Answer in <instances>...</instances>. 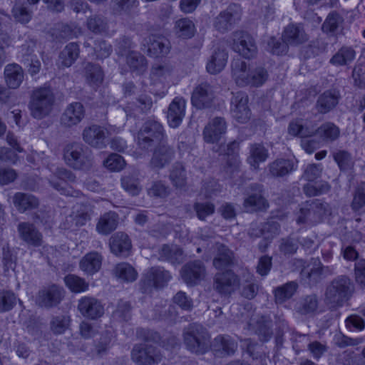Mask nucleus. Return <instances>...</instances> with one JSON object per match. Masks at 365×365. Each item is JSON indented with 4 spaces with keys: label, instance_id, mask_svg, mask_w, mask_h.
<instances>
[{
    "label": "nucleus",
    "instance_id": "nucleus-1",
    "mask_svg": "<svg viewBox=\"0 0 365 365\" xmlns=\"http://www.w3.org/2000/svg\"><path fill=\"white\" fill-rule=\"evenodd\" d=\"M354 291V282L349 276H337L326 287L324 302L331 308L343 307L351 298Z\"/></svg>",
    "mask_w": 365,
    "mask_h": 365
},
{
    "label": "nucleus",
    "instance_id": "nucleus-2",
    "mask_svg": "<svg viewBox=\"0 0 365 365\" xmlns=\"http://www.w3.org/2000/svg\"><path fill=\"white\" fill-rule=\"evenodd\" d=\"M232 77L239 86H259L267 79V72L262 67L251 70L245 61L235 59L232 62Z\"/></svg>",
    "mask_w": 365,
    "mask_h": 365
},
{
    "label": "nucleus",
    "instance_id": "nucleus-3",
    "mask_svg": "<svg viewBox=\"0 0 365 365\" xmlns=\"http://www.w3.org/2000/svg\"><path fill=\"white\" fill-rule=\"evenodd\" d=\"M55 98L52 91L46 86L35 88L31 93L29 108L32 117L42 119L50 114Z\"/></svg>",
    "mask_w": 365,
    "mask_h": 365
},
{
    "label": "nucleus",
    "instance_id": "nucleus-4",
    "mask_svg": "<svg viewBox=\"0 0 365 365\" xmlns=\"http://www.w3.org/2000/svg\"><path fill=\"white\" fill-rule=\"evenodd\" d=\"M66 163L77 170H88L93 165V156L91 150L79 143L67 145L63 150Z\"/></svg>",
    "mask_w": 365,
    "mask_h": 365
},
{
    "label": "nucleus",
    "instance_id": "nucleus-5",
    "mask_svg": "<svg viewBox=\"0 0 365 365\" xmlns=\"http://www.w3.org/2000/svg\"><path fill=\"white\" fill-rule=\"evenodd\" d=\"M210 335L200 324H190L184 333V341L187 348L196 354L205 353L210 346Z\"/></svg>",
    "mask_w": 365,
    "mask_h": 365
},
{
    "label": "nucleus",
    "instance_id": "nucleus-6",
    "mask_svg": "<svg viewBox=\"0 0 365 365\" xmlns=\"http://www.w3.org/2000/svg\"><path fill=\"white\" fill-rule=\"evenodd\" d=\"M116 130L113 126L106 128L93 124L83 129L82 133L83 140L93 148H103L106 146L107 137L117 132Z\"/></svg>",
    "mask_w": 365,
    "mask_h": 365
},
{
    "label": "nucleus",
    "instance_id": "nucleus-7",
    "mask_svg": "<svg viewBox=\"0 0 365 365\" xmlns=\"http://www.w3.org/2000/svg\"><path fill=\"white\" fill-rule=\"evenodd\" d=\"M131 359L140 365H153L161 361L162 354L155 346L144 343L133 346Z\"/></svg>",
    "mask_w": 365,
    "mask_h": 365
},
{
    "label": "nucleus",
    "instance_id": "nucleus-8",
    "mask_svg": "<svg viewBox=\"0 0 365 365\" xmlns=\"http://www.w3.org/2000/svg\"><path fill=\"white\" fill-rule=\"evenodd\" d=\"M164 137L163 125L156 120L146 121L138 134V143L143 148H148L153 142L161 141Z\"/></svg>",
    "mask_w": 365,
    "mask_h": 365
},
{
    "label": "nucleus",
    "instance_id": "nucleus-9",
    "mask_svg": "<svg viewBox=\"0 0 365 365\" xmlns=\"http://www.w3.org/2000/svg\"><path fill=\"white\" fill-rule=\"evenodd\" d=\"M170 272L160 267H154L149 269L143 275L140 281L141 289L143 292H149L152 288H162L167 285L170 280Z\"/></svg>",
    "mask_w": 365,
    "mask_h": 365
},
{
    "label": "nucleus",
    "instance_id": "nucleus-10",
    "mask_svg": "<svg viewBox=\"0 0 365 365\" xmlns=\"http://www.w3.org/2000/svg\"><path fill=\"white\" fill-rule=\"evenodd\" d=\"M325 205L319 200H312L303 203L300 207L299 215L297 220L298 224L316 223L325 214Z\"/></svg>",
    "mask_w": 365,
    "mask_h": 365
},
{
    "label": "nucleus",
    "instance_id": "nucleus-11",
    "mask_svg": "<svg viewBox=\"0 0 365 365\" xmlns=\"http://www.w3.org/2000/svg\"><path fill=\"white\" fill-rule=\"evenodd\" d=\"M240 287V278L230 269L217 273L214 279V289L222 296L231 295Z\"/></svg>",
    "mask_w": 365,
    "mask_h": 365
},
{
    "label": "nucleus",
    "instance_id": "nucleus-12",
    "mask_svg": "<svg viewBox=\"0 0 365 365\" xmlns=\"http://www.w3.org/2000/svg\"><path fill=\"white\" fill-rule=\"evenodd\" d=\"M230 112L232 116L240 123H247L251 117V110L248 106V96L244 92L233 93L231 99Z\"/></svg>",
    "mask_w": 365,
    "mask_h": 365
},
{
    "label": "nucleus",
    "instance_id": "nucleus-13",
    "mask_svg": "<svg viewBox=\"0 0 365 365\" xmlns=\"http://www.w3.org/2000/svg\"><path fill=\"white\" fill-rule=\"evenodd\" d=\"M241 18V9L237 4L230 5L226 10L220 12L214 20L215 28L220 31L225 32L240 21Z\"/></svg>",
    "mask_w": 365,
    "mask_h": 365
},
{
    "label": "nucleus",
    "instance_id": "nucleus-14",
    "mask_svg": "<svg viewBox=\"0 0 365 365\" xmlns=\"http://www.w3.org/2000/svg\"><path fill=\"white\" fill-rule=\"evenodd\" d=\"M233 49L247 58L253 57L257 52L253 38L243 31H236L233 34Z\"/></svg>",
    "mask_w": 365,
    "mask_h": 365
},
{
    "label": "nucleus",
    "instance_id": "nucleus-15",
    "mask_svg": "<svg viewBox=\"0 0 365 365\" xmlns=\"http://www.w3.org/2000/svg\"><path fill=\"white\" fill-rule=\"evenodd\" d=\"M143 46H147L148 55L155 58L168 55L171 48L167 38L157 35H150L145 38Z\"/></svg>",
    "mask_w": 365,
    "mask_h": 365
},
{
    "label": "nucleus",
    "instance_id": "nucleus-16",
    "mask_svg": "<svg viewBox=\"0 0 365 365\" xmlns=\"http://www.w3.org/2000/svg\"><path fill=\"white\" fill-rule=\"evenodd\" d=\"M227 131V123L224 118L215 117L210 120L205 127L202 135L207 143L218 142Z\"/></svg>",
    "mask_w": 365,
    "mask_h": 365
},
{
    "label": "nucleus",
    "instance_id": "nucleus-17",
    "mask_svg": "<svg viewBox=\"0 0 365 365\" xmlns=\"http://www.w3.org/2000/svg\"><path fill=\"white\" fill-rule=\"evenodd\" d=\"M78 309L86 318L96 319L104 314V307L95 297H83L78 301Z\"/></svg>",
    "mask_w": 365,
    "mask_h": 365
},
{
    "label": "nucleus",
    "instance_id": "nucleus-18",
    "mask_svg": "<svg viewBox=\"0 0 365 365\" xmlns=\"http://www.w3.org/2000/svg\"><path fill=\"white\" fill-rule=\"evenodd\" d=\"M17 230L20 239L26 245L32 247H40L43 244V235L31 222H20L17 226Z\"/></svg>",
    "mask_w": 365,
    "mask_h": 365
},
{
    "label": "nucleus",
    "instance_id": "nucleus-19",
    "mask_svg": "<svg viewBox=\"0 0 365 365\" xmlns=\"http://www.w3.org/2000/svg\"><path fill=\"white\" fill-rule=\"evenodd\" d=\"M63 289L53 284L39 291L36 302L41 307H53L58 305L63 298Z\"/></svg>",
    "mask_w": 365,
    "mask_h": 365
},
{
    "label": "nucleus",
    "instance_id": "nucleus-20",
    "mask_svg": "<svg viewBox=\"0 0 365 365\" xmlns=\"http://www.w3.org/2000/svg\"><path fill=\"white\" fill-rule=\"evenodd\" d=\"M205 267L200 260H195L187 263L181 270V277L188 285H195L204 279Z\"/></svg>",
    "mask_w": 365,
    "mask_h": 365
},
{
    "label": "nucleus",
    "instance_id": "nucleus-21",
    "mask_svg": "<svg viewBox=\"0 0 365 365\" xmlns=\"http://www.w3.org/2000/svg\"><path fill=\"white\" fill-rule=\"evenodd\" d=\"M214 99L212 88L207 83H202L197 86L192 93L191 102L197 109L208 108Z\"/></svg>",
    "mask_w": 365,
    "mask_h": 365
},
{
    "label": "nucleus",
    "instance_id": "nucleus-22",
    "mask_svg": "<svg viewBox=\"0 0 365 365\" xmlns=\"http://www.w3.org/2000/svg\"><path fill=\"white\" fill-rule=\"evenodd\" d=\"M85 116V108L80 102L68 104L61 118V124L66 127H72L80 123Z\"/></svg>",
    "mask_w": 365,
    "mask_h": 365
},
{
    "label": "nucleus",
    "instance_id": "nucleus-23",
    "mask_svg": "<svg viewBox=\"0 0 365 365\" xmlns=\"http://www.w3.org/2000/svg\"><path fill=\"white\" fill-rule=\"evenodd\" d=\"M186 101L182 97H175L168 107L167 119L170 127L176 128L185 115Z\"/></svg>",
    "mask_w": 365,
    "mask_h": 365
},
{
    "label": "nucleus",
    "instance_id": "nucleus-24",
    "mask_svg": "<svg viewBox=\"0 0 365 365\" xmlns=\"http://www.w3.org/2000/svg\"><path fill=\"white\" fill-rule=\"evenodd\" d=\"M297 167V161L292 158H278L269 163L268 175L274 178H282L290 174Z\"/></svg>",
    "mask_w": 365,
    "mask_h": 365
},
{
    "label": "nucleus",
    "instance_id": "nucleus-25",
    "mask_svg": "<svg viewBox=\"0 0 365 365\" xmlns=\"http://www.w3.org/2000/svg\"><path fill=\"white\" fill-rule=\"evenodd\" d=\"M109 247L113 255L127 257L130 254L132 245L128 235L124 232H118L110 237Z\"/></svg>",
    "mask_w": 365,
    "mask_h": 365
},
{
    "label": "nucleus",
    "instance_id": "nucleus-26",
    "mask_svg": "<svg viewBox=\"0 0 365 365\" xmlns=\"http://www.w3.org/2000/svg\"><path fill=\"white\" fill-rule=\"evenodd\" d=\"M119 222V215L114 211L101 215L98 219L96 230L101 235L107 236L116 230Z\"/></svg>",
    "mask_w": 365,
    "mask_h": 365
},
{
    "label": "nucleus",
    "instance_id": "nucleus-27",
    "mask_svg": "<svg viewBox=\"0 0 365 365\" xmlns=\"http://www.w3.org/2000/svg\"><path fill=\"white\" fill-rule=\"evenodd\" d=\"M237 349V343L228 335H220L215 338L212 350L221 356L232 355Z\"/></svg>",
    "mask_w": 365,
    "mask_h": 365
},
{
    "label": "nucleus",
    "instance_id": "nucleus-28",
    "mask_svg": "<svg viewBox=\"0 0 365 365\" xmlns=\"http://www.w3.org/2000/svg\"><path fill=\"white\" fill-rule=\"evenodd\" d=\"M240 148L239 142L234 140L227 145L226 155L228 156L226 165V173L232 177L240 171L241 161L237 154Z\"/></svg>",
    "mask_w": 365,
    "mask_h": 365
},
{
    "label": "nucleus",
    "instance_id": "nucleus-29",
    "mask_svg": "<svg viewBox=\"0 0 365 365\" xmlns=\"http://www.w3.org/2000/svg\"><path fill=\"white\" fill-rule=\"evenodd\" d=\"M4 76L6 86L11 89H16L24 81V73L20 65L14 63L5 66Z\"/></svg>",
    "mask_w": 365,
    "mask_h": 365
},
{
    "label": "nucleus",
    "instance_id": "nucleus-30",
    "mask_svg": "<svg viewBox=\"0 0 365 365\" xmlns=\"http://www.w3.org/2000/svg\"><path fill=\"white\" fill-rule=\"evenodd\" d=\"M282 40L289 45L297 46L306 42L308 36L302 25L289 24L284 30Z\"/></svg>",
    "mask_w": 365,
    "mask_h": 365
},
{
    "label": "nucleus",
    "instance_id": "nucleus-31",
    "mask_svg": "<svg viewBox=\"0 0 365 365\" xmlns=\"http://www.w3.org/2000/svg\"><path fill=\"white\" fill-rule=\"evenodd\" d=\"M174 150L167 145H160L157 147L150 160V165L154 168H162L174 158Z\"/></svg>",
    "mask_w": 365,
    "mask_h": 365
},
{
    "label": "nucleus",
    "instance_id": "nucleus-32",
    "mask_svg": "<svg viewBox=\"0 0 365 365\" xmlns=\"http://www.w3.org/2000/svg\"><path fill=\"white\" fill-rule=\"evenodd\" d=\"M227 58L228 54L225 49L215 50L207 63V71L213 75L220 73L226 66Z\"/></svg>",
    "mask_w": 365,
    "mask_h": 365
},
{
    "label": "nucleus",
    "instance_id": "nucleus-33",
    "mask_svg": "<svg viewBox=\"0 0 365 365\" xmlns=\"http://www.w3.org/2000/svg\"><path fill=\"white\" fill-rule=\"evenodd\" d=\"M103 256L98 252L93 251L87 253L81 259L79 267L88 274H93L101 267Z\"/></svg>",
    "mask_w": 365,
    "mask_h": 365
},
{
    "label": "nucleus",
    "instance_id": "nucleus-34",
    "mask_svg": "<svg viewBox=\"0 0 365 365\" xmlns=\"http://www.w3.org/2000/svg\"><path fill=\"white\" fill-rule=\"evenodd\" d=\"M234 263V253L222 244L216 245V254L213 259L214 267L220 270L226 269Z\"/></svg>",
    "mask_w": 365,
    "mask_h": 365
},
{
    "label": "nucleus",
    "instance_id": "nucleus-35",
    "mask_svg": "<svg viewBox=\"0 0 365 365\" xmlns=\"http://www.w3.org/2000/svg\"><path fill=\"white\" fill-rule=\"evenodd\" d=\"M83 76L86 83L93 88L99 87L104 79L101 67L95 63H88L84 68Z\"/></svg>",
    "mask_w": 365,
    "mask_h": 365
},
{
    "label": "nucleus",
    "instance_id": "nucleus-36",
    "mask_svg": "<svg viewBox=\"0 0 365 365\" xmlns=\"http://www.w3.org/2000/svg\"><path fill=\"white\" fill-rule=\"evenodd\" d=\"M268 156V150L262 144L253 143L250 146V153L247 162L254 169H257L259 164L266 161Z\"/></svg>",
    "mask_w": 365,
    "mask_h": 365
},
{
    "label": "nucleus",
    "instance_id": "nucleus-37",
    "mask_svg": "<svg viewBox=\"0 0 365 365\" xmlns=\"http://www.w3.org/2000/svg\"><path fill=\"white\" fill-rule=\"evenodd\" d=\"M125 58L131 72L142 74L147 70V60L140 53L135 51H130Z\"/></svg>",
    "mask_w": 365,
    "mask_h": 365
},
{
    "label": "nucleus",
    "instance_id": "nucleus-38",
    "mask_svg": "<svg viewBox=\"0 0 365 365\" xmlns=\"http://www.w3.org/2000/svg\"><path fill=\"white\" fill-rule=\"evenodd\" d=\"M298 289V283L295 281L288 282L277 287L274 291V300L277 304H282L292 297Z\"/></svg>",
    "mask_w": 365,
    "mask_h": 365
},
{
    "label": "nucleus",
    "instance_id": "nucleus-39",
    "mask_svg": "<svg viewBox=\"0 0 365 365\" xmlns=\"http://www.w3.org/2000/svg\"><path fill=\"white\" fill-rule=\"evenodd\" d=\"M11 13L15 21L27 24L32 18L33 11L29 8L25 0H15Z\"/></svg>",
    "mask_w": 365,
    "mask_h": 365
},
{
    "label": "nucleus",
    "instance_id": "nucleus-40",
    "mask_svg": "<svg viewBox=\"0 0 365 365\" xmlns=\"http://www.w3.org/2000/svg\"><path fill=\"white\" fill-rule=\"evenodd\" d=\"M14 204L20 212H24L26 210L36 208L39 202L32 195L18 192L14 196Z\"/></svg>",
    "mask_w": 365,
    "mask_h": 365
},
{
    "label": "nucleus",
    "instance_id": "nucleus-41",
    "mask_svg": "<svg viewBox=\"0 0 365 365\" xmlns=\"http://www.w3.org/2000/svg\"><path fill=\"white\" fill-rule=\"evenodd\" d=\"M113 275L124 282H133L138 277L135 268L127 262L117 264L113 269Z\"/></svg>",
    "mask_w": 365,
    "mask_h": 365
},
{
    "label": "nucleus",
    "instance_id": "nucleus-42",
    "mask_svg": "<svg viewBox=\"0 0 365 365\" xmlns=\"http://www.w3.org/2000/svg\"><path fill=\"white\" fill-rule=\"evenodd\" d=\"M339 101V93L336 91H327L322 94L317 101V108L320 113H326L334 108Z\"/></svg>",
    "mask_w": 365,
    "mask_h": 365
},
{
    "label": "nucleus",
    "instance_id": "nucleus-43",
    "mask_svg": "<svg viewBox=\"0 0 365 365\" xmlns=\"http://www.w3.org/2000/svg\"><path fill=\"white\" fill-rule=\"evenodd\" d=\"M243 205L250 212L266 210L269 204L260 192L250 195L245 199Z\"/></svg>",
    "mask_w": 365,
    "mask_h": 365
},
{
    "label": "nucleus",
    "instance_id": "nucleus-44",
    "mask_svg": "<svg viewBox=\"0 0 365 365\" xmlns=\"http://www.w3.org/2000/svg\"><path fill=\"white\" fill-rule=\"evenodd\" d=\"M79 53V46L74 42L69 43L59 55L60 63L64 67H70L78 58Z\"/></svg>",
    "mask_w": 365,
    "mask_h": 365
},
{
    "label": "nucleus",
    "instance_id": "nucleus-45",
    "mask_svg": "<svg viewBox=\"0 0 365 365\" xmlns=\"http://www.w3.org/2000/svg\"><path fill=\"white\" fill-rule=\"evenodd\" d=\"M314 135H318L324 141L333 142L337 140L340 135V130L333 123L327 122L315 129Z\"/></svg>",
    "mask_w": 365,
    "mask_h": 365
},
{
    "label": "nucleus",
    "instance_id": "nucleus-46",
    "mask_svg": "<svg viewBox=\"0 0 365 365\" xmlns=\"http://www.w3.org/2000/svg\"><path fill=\"white\" fill-rule=\"evenodd\" d=\"M160 257L172 264H180L183 260L182 250L176 245H164L160 250Z\"/></svg>",
    "mask_w": 365,
    "mask_h": 365
},
{
    "label": "nucleus",
    "instance_id": "nucleus-47",
    "mask_svg": "<svg viewBox=\"0 0 365 365\" xmlns=\"http://www.w3.org/2000/svg\"><path fill=\"white\" fill-rule=\"evenodd\" d=\"M288 133L292 136L307 138L314 135L315 130L313 126L305 125L302 120H294L289 123Z\"/></svg>",
    "mask_w": 365,
    "mask_h": 365
},
{
    "label": "nucleus",
    "instance_id": "nucleus-48",
    "mask_svg": "<svg viewBox=\"0 0 365 365\" xmlns=\"http://www.w3.org/2000/svg\"><path fill=\"white\" fill-rule=\"evenodd\" d=\"M356 53L351 47H341L330 59L334 66H344L350 63L355 58Z\"/></svg>",
    "mask_w": 365,
    "mask_h": 365
},
{
    "label": "nucleus",
    "instance_id": "nucleus-49",
    "mask_svg": "<svg viewBox=\"0 0 365 365\" xmlns=\"http://www.w3.org/2000/svg\"><path fill=\"white\" fill-rule=\"evenodd\" d=\"M87 28L96 34L108 33V22L106 18L100 15H93L87 19Z\"/></svg>",
    "mask_w": 365,
    "mask_h": 365
},
{
    "label": "nucleus",
    "instance_id": "nucleus-50",
    "mask_svg": "<svg viewBox=\"0 0 365 365\" xmlns=\"http://www.w3.org/2000/svg\"><path fill=\"white\" fill-rule=\"evenodd\" d=\"M64 282L67 287L73 292H85L88 289V283L84 279L75 275L68 274L64 277Z\"/></svg>",
    "mask_w": 365,
    "mask_h": 365
},
{
    "label": "nucleus",
    "instance_id": "nucleus-51",
    "mask_svg": "<svg viewBox=\"0 0 365 365\" xmlns=\"http://www.w3.org/2000/svg\"><path fill=\"white\" fill-rule=\"evenodd\" d=\"M175 28L178 36L183 38H191L195 33L194 24L187 18L178 20Z\"/></svg>",
    "mask_w": 365,
    "mask_h": 365
},
{
    "label": "nucleus",
    "instance_id": "nucleus-52",
    "mask_svg": "<svg viewBox=\"0 0 365 365\" xmlns=\"http://www.w3.org/2000/svg\"><path fill=\"white\" fill-rule=\"evenodd\" d=\"M332 156L341 170L351 169L353 166L351 154L345 150H336L332 153Z\"/></svg>",
    "mask_w": 365,
    "mask_h": 365
},
{
    "label": "nucleus",
    "instance_id": "nucleus-53",
    "mask_svg": "<svg viewBox=\"0 0 365 365\" xmlns=\"http://www.w3.org/2000/svg\"><path fill=\"white\" fill-rule=\"evenodd\" d=\"M112 317L120 322H127L131 318V305L129 302L119 300L115 309L113 312Z\"/></svg>",
    "mask_w": 365,
    "mask_h": 365
},
{
    "label": "nucleus",
    "instance_id": "nucleus-54",
    "mask_svg": "<svg viewBox=\"0 0 365 365\" xmlns=\"http://www.w3.org/2000/svg\"><path fill=\"white\" fill-rule=\"evenodd\" d=\"M17 296L11 291L0 290V313L11 310L16 304Z\"/></svg>",
    "mask_w": 365,
    "mask_h": 365
},
{
    "label": "nucleus",
    "instance_id": "nucleus-55",
    "mask_svg": "<svg viewBox=\"0 0 365 365\" xmlns=\"http://www.w3.org/2000/svg\"><path fill=\"white\" fill-rule=\"evenodd\" d=\"M343 23V18L336 12L330 13L322 24V31L327 34H334Z\"/></svg>",
    "mask_w": 365,
    "mask_h": 365
},
{
    "label": "nucleus",
    "instance_id": "nucleus-56",
    "mask_svg": "<svg viewBox=\"0 0 365 365\" xmlns=\"http://www.w3.org/2000/svg\"><path fill=\"white\" fill-rule=\"evenodd\" d=\"M272 323L264 317H262L257 322L255 332L262 341H267L272 336Z\"/></svg>",
    "mask_w": 365,
    "mask_h": 365
},
{
    "label": "nucleus",
    "instance_id": "nucleus-57",
    "mask_svg": "<svg viewBox=\"0 0 365 365\" xmlns=\"http://www.w3.org/2000/svg\"><path fill=\"white\" fill-rule=\"evenodd\" d=\"M70 317L66 315L53 317L50 322V328L55 334H61L68 328Z\"/></svg>",
    "mask_w": 365,
    "mask_h": 365
},
{
    "label": "nucleus",
    "instance_id": "nucleus-58",
    "mask_svg": "<svg viewBox=\"0 0 365 365\" xmlns=\"http://www.w3.org/2000/svg\"><path fill=\"white\" fill-rule=\"evenodd\" d=\"M113 10L115 14H129L132 9L138 7V0H112Z\"/></svg>",
    "mask_w": 365,
    "mask_h": 365
},
{
    "label": "nucleus",
    "instance_id": "nucleus-59",
    "mask_svg": "<svg viewBox=\"0 0 365 365\" xmlns=\"http://www.w3.org/2000/svg\"><path fill=\"white\" fill-rule=\"evenodd\" d=\"M318 308V299L316 295L305 297L300 303L299 312L302 314L314 313Z\"/></svg>",
    "mask_w": 365,
    "mask_h": 365
},
{
    "label": "nucleus",
    "instance_id": "nucleus-60",
    "mask_svg": "<svg viewBox=\"0 0 365 365\" xmlns=\"http://www.w3.org/2000/svg\"><path fill=\"white\" fill-rule=\"evenodd\" d=\"M104 166L111 171H120L125 165V161L118 154H110L103 162Z\"/></svg>",
    "mask_w": 365,
    "mask_h": 365
},
{
    "label": "nucleus",
    "instance_id": "nucleus-61",
    "mask_svg": "<svg viewBox=\"0 0 365 365\" xmlns=\"http://www.w3.org/2000/svg\"><path fill=\"white\" fill-rule=\"evenodd\" d=\"M193 208L199 220H205L207 216L215 212V207L212 202H195Z\"/></svg>",
    "mask_w": 365,
    "mask_h": 365
},
{
    "label": "nucleus",
    "instance_id": "nucleus-62",
    "mask_svg": "<svg viewBox=\"0 0 365 365\" xmlns=\"http://www.w3.org/2000/svg\"><path fill=\"white\" fill-rule=\"evenodd\" d=\"M133 47L134 43L129 37L121 36L116 40L115 51L118 56L125 57L128 52L133 51Z\"/></svg>",
    "mask_w": 365,
    "mask_h": 365
},
{
    "label": "nucleus",
    "instance_id": "nucleus-63",
    "mask_svg": "<svg viewBox=\"0 0 365 365\" xmlns=\"http://www.w3.org/2000/svg\"><path fill=\"white\" fill-rule=\"evenodd\" d=\"M297 249V242L290 237L282 239L279 245V251L284 255H294Z\"/></svg>",
    "mask_w": 365,
    "mask_h": 365
},
{
    "label": "nucleus",
    "instance_id": "nucleus-64",
    "mask_svg": "<svg viewBox=\"0 0 365 365\" xmlns=\"http://www.w3.org/2000/svg\"><path fill=\"white\" fill-rule=\"evenodd\" d=\"M354 278L357 284L365 287V259H359L354 264Z\"/></svg>",
    "mask_w": 365,
    "mask_h": 365
}]
</instances>
